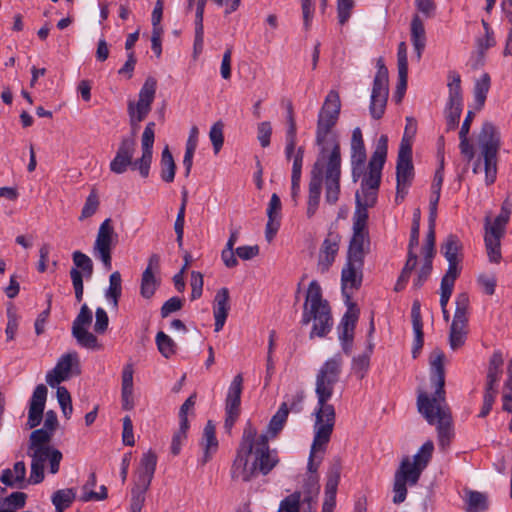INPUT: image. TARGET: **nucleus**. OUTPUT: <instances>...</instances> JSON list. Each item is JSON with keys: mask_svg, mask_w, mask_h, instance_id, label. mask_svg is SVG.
Wrapping results in <instances>:
<instances>
[{"mask_svg": "<svg viewBox=\"0 0 512 512\" xmlns=\"http://www.w3.org/2000/svg\"><path fill=\"white\" fill-rule=\"evenodd\" d=\"M308 496L303 499L304 503H307L309 511L312 510V504L315 503L313 495H317L319 492L318 479L316 476H309L305 484Z\"/></svg>", "mask_w": 512, "mask_h": 512, "instance_id": "nucleus-56", "label": "nucleus"}, {"mask_svg": "<svg viewBox=\"0 0 512 512\" xmlns=\"http://www.w3.org/2000/svg\"><path fill=\"white\" fill-rule=\"evenodd\" d=\"M156 89L157 80L152 76H148L139 91L138 101H128L127 113L129 116V123L132 132L130 136H133L135 138L140 128V123L150 113L152 103L155 99Z\"/></svg>", "mask_w": 512, "mask_h": 512, "instance_id": "nucleus-10", "label": "nucleus"}, {"mask_svg": "<svg viewBox=\"0 0 512 512\" xmlns=\"http://www.w3.org/2000/svg\"><path fill=\"white\" fill-rule=\"evenodd\" d=\"M122 294V278L119 271H114L109 277V287L105 293L108 301L112 302L114 307L118 306Z\"/></svg>", "mask_w": 512, "mask_h": 512, "instance_id": "nucleus-42", "label": "nucleus"}, {"mask_svg": "<svg viewBox=\"0 0 512 512\" xmlns=\"http://www.w3.org/2000/svg\"><path fill=\"white\" fill-rule=\"evenodd\" d=\"M48 389L44 384L35 387L29 401L27 428L33 429L40 425L47 400Z\"/></svg>", "mask_w": 512, "mask_h": 512, "instance_id": "nucleus-24", "label": "nucleus"}, {"mask_svg": "<svg viewBox=\"0 0 512 512\" xmlns=\"http://www.w3.org/2000/svg\"><path fill=\"white\" fill-rule=\"evenodd\" d=\"M418 481L412 480V476L406 470L399 467L395 472L393 484V503L400 504L405 501L407 496L406 484L415 485Z\"/></svg>", "mask_w": 512, "mask_h": 512, "instance_id": "nucleus-32", "label": "nucleus"}, {"mask_svg": "<svg viewBox=\"0 0 512 512\" xmlns=\"http://www.w3.org/2000/svg\"><path fill=\"white\" fill-rule=\"evenodd\" d=\"M229 300L230 295L228 288L223 287L217 291L213 304L215 332H219L223 329L230 310Z\"/></svg>", "mask_w": 512, "mask_h": 512, "instance_id": "nucleus-27", "label": "nucleus"}, {"mask_svg": "<svg viewBox=\"0 0 512 512\" xmlns=\"http://www.w3.org/2000/svg\"><path fill=\"white\" fill-rule=\"evenodd\" d=\"M27 494L24 492H13L2 500V505L14 509H22L25 507Z\"/></svg>", "mask_w": 512, "mask_h": 512, "instance_id": "nucleus-54", "label": "nucleus"}, {"mask_svg": "<svg viewBox=\"0 0 512 512\" xmlns=\"http://www.w3.org/2000/svg\"><path fill=\"white\" fill-rule=\"evenodd\" d=\"M281 200L280 197L273 193L270 202L267 208V217L268 219H279L280 220V212H281Z\"/></svg>", "mask_w": 512, "mask_h": 512, "instance_id": "nucleus-64", "label": "nucleus"}, {"mask_svg": "<svg viewBox=\"0 0 512 512\" xmlns=\"http://www.w3.org/2000/svg\"><path fill=\"white\" fill-rule=\"evenodd\" d=\"M99 197L96 191L93 189L91 193L86 198L85 204L82 208L81 215L79 220L82 221L86 218L93 216L99 207Z\"/></svg>", "mask_w": 512, "mask_h": 512, "instance_id": "nucleus-49", "label": "nucleus"}, {"mask_svg": "<svg viewBox=\"0 0 512 512\" xmlns=\"http://www.w3.org/2000/svg\"><path fill=\"white\" fill-rule=\"evenodd\" d=\"M435 230H428L426 234L425 244L422 248L424 261L433 260L435 255Z\"/></svg>", "mask_w": 512, "mask_h": 512, "instance_id": "nucleus-61", "label": "nucleus"}, {"mask_svg": "<svg viewBox=\"0 0 512 512\" xmlns=\"http://www.w3.org/2000/svg\"><path fill=\"white\" fill-rule=\"evenodd\" d=\"M387 150L388 137L381 135L369 160L368 173L363 175L361 181L362 198H366L368 193H373L377 198V191L381 184L382 169L387 158Z\"/></svg>", "mask_w": 512, "mask_h": 512, "instance_id": "nucleus-11", "label": "nucleus"}, {"mask_svg": "<svg viewBox=\"0 0 512 512\" xmlns=\"http://www.w3.org/2000/svg\"><path fill=\"white\" fill-rule=\"evenodd\" d=\"M136 140L133 136H124L121 138L114 158L109 164L110 171L115 174H124L128 168L138 170L134 164V153L136 150Z\"/></svg>", "mask_w": 512, "mask_h": 512, "instance_id": "nucleus-17", "label": "nucleus"}, {"mask_svg": "<svg viewBox=\"0 0 512 512\" xmlns=\"http://www.w3.org/2000/svg\"><path fill=\"white\" fill-rule=\"evenodd\" d=\"M445 354L437 349L434 350L430 360V380L435 385V393L433 397H429L432 405L433 413L438 408H448L445 404Z\"/></svg>", "mask_w": 512, "mask_h": 512, "instance_id": "nucleus-15", "label": "nucleus"}, {"mask_svg": "<svg viewBox=\"0 0 512 512\" xmlns=\"http://www.w3.org/2000/svg\"><path fill=\"white\" fill-rule=\"evenodd\" d=\"M243 390L242 374H237L228 389L225 400V411L240 412L241 394Z\"/></svg>", "mask_w": 512, "mask_h": 512, "instance_id": "nucleus-33", "label": "nucleus"}, {"mask_svg": "<svg viewBox=\"0 0 512 512\" xmlns=\"http://www.w3.org/2000/svg\"><path fill=\"white\" fill-rule=\"evenodd\" d=\"M160 165L161 179L166 183L173 182L175 178L176 164L168 146H166L162 151Z\"/></svg>", "mask_w": 512, "mask_h": 512, "instance_id": "nucleus-39", "label": "nucleus"}, {"mask_svg": "<svg viewBox=\"0 0 512 512\" xmlns=\"http://www.w3.org/2000/svg\"><path fill=\"white\" fill-rule=\"evenodd\" d=\"M490 76L487 73H484L480 79H478L474 85V100H475V109L481 110L485 104L487 94L490 89Z\"/></svg>", "mask_w": 512, "mask_h": 512, "instance_id": "nucleus-41", "label": "nucleus"}, {"mask_svg": "<svg viewBox=\"0 0 512 512\" xmlns=\"http://www.w3.org/2000/svg\"><path fill=\"white\" fill-rule=\"evenodd\" d=\"M418 412L425 418L430 425L437 424L438 444L442 450L449 447L454 430L452 424V416L449 408H438L433 413L429 396L422 392L417 397Z\"/></svg>", "mask_w": 512, "mask_h": 512, "instance_id": "nucleus-6", "label": "nucleus"}, {"mask_svg": "<svg viewBox=\"0 0 512 512\" xmlns=\"http://www.w3.org/2000/svg\"><path fill=\"white\" fill-rule=\"evenodd\" d=\"M420 307V302L415 300L411 309L412 326L415 334L412 347V357L414 359L418 357L424 344L423 322Z\"/></svg>", "mask_w": 512, "mask_h": 512, "instance_id": "nucleus-31", "label": "nucleus"}, {"mask_svg": "<svg viewBox=\"0 0 512 512\" xmlns=\"http://www.w3.org/2000/svg\"><path fill=\"white\" fill-rule=\"evenodd\" d=\"M95 317L94 331L98 334L105 333L109 325V318L106 311L98 307L95 312Z\"/></svg>", "mask_w": 512, "mask_h": 512, "instance_id": "nucleus-62", "label": "nucleus"}, {"mask_svg": "<svg viewBox=\"0 0 512 512\" xmlns=\"http://www.w3.org/2000/svg\"><path fill=\"white\" fill-rule=\"evenodd\" d=\"M333 148H320V152L310 172V182L306 215L312 218L319 206L322 183L325 180V201L335 205L340 195L341 152L340 144L332 139Z\"/></svg>", "mask_w": 512, "mask_h": 512, "instance_id": "nucleus-2", "label": "nucleus"}, {"mask_svg": "<svg viewBox=\"0 0 512 512\" xmlns=\"http://www.w3.org/2000/svg\"><path fill=\"white\" fill-rule=\"evenodd\" d=\"M343 360L340 354L327 359L319 369L316 375L317 408L314 412L316 424L321 422L335 424V409L333 405L328 404V400L333 395L335 384L340 379Z\"/></svg>", "mask_w": 512, "mask_h": 512, "instance_id": "nucleus-4", "label": "nucleus"}, {"mask_svg": "<svg viewBox=\"0 0 512 512\" xmlns=\"http://www.w3.org/2000/svg\"><path fill=\"white\" fill-rule=\"evenodd\" d=\"M460 261H448V269L441 279V284L454 287L456 279L461 273Z\"/></svg>", "mask_w": 512, "mask_h": 512, "instance_id": "nucleus-52", "label": "nucleus"}, {"mask_svg": "<svg viewBox=\"0 0 512 512\" xmlns=\"http://www.w3.org/2000/svg\"><path fill=\"white\" fill-rule=\"evenodd\" d=\"M368 230L353 229V236L350 240L347 258L355 262H364V246L369 245Z\"/></svg>", "mask_w": 512, "mask_h": 512, "instance_id": "nucleus-30", "label": "nucleus"}, {"mask_svg": "<svg viewBox=\"0 0 512 512\" xmlns=\"http://www.w3.org/2000/svg\"><path fill=\"white\" fill-rule=\"evenodd\" d=\"M340 241L341 236L337 232H328L319 250L317 266L321 273H326L335 261Z\"/></svg>", "mask_w": 512, "mask_h": 512, "instance_id": "nucleus-25", "label": "nucleus"}, {"mask_svg": "<svg viewBox=\"0 0 512 512\" xmlns=\"http://www.w3.org/2000/svg\"><path fill=\"white\" fill-rule=\"evenodd\" d=\"M364 262H355L347 258L346 264L341 272V285H342V294L346 297L347 300L350 299V294L347 292L348 285L352 289H359L362 283V273L361 269L363 267Z\"/></svg>", "mask_w": 512, "mask_h": 512, "instance_id": "nucleus-26", "label": "nucleus"}, {"mask_svg": "<svg viewBox=\"0 0 512 512\" xmlns=\"http://www.w3.org/2000/svg\"><path fill=\"white\" fill-rule=\"evenodd\" d=\"M469 295L467 292L457 294L455 299V313L449 331V345L452 350L461 348L468 334Z\"/></svg>", "mask_w": 512, "mask_h": 512, "instance_id": "nucleus-12", "label": "nucleus"}, {"mask_svg": "<svg viewBox=\"0 0 512 512\" xmlns=\"http://www.w3.org/2000/svg\"><path fill=\"white\" fill-rule=\"evenodd\" d=\"M183 307V300L179 297H172L168 299L162 305L160 309V314L162 318L168 317L171 313L177 312L181 310Z\"/></svg>", "mask_w": 512, "mask_h": 512, "instance_id": "nucleus-57", "label": "nucleus"}, {"mask_svg": "<svg viewBox=\"0 0 512 512\" xmlns=\"http://www.w3.org/2000/svg\"><path fill=\"white\" fill-rule=\"evenodd\" d=\"M155 122H148L141 137L142 155L135 160V165L143 178H147L150 173L152 163L153 145L155 140Z\"/></svg>", "mask_w": 512, "mask_h": 512, "instance_id": "nucleus-22", "label": "nucleus"}, {"mask_svg": "<svg viewBox=\"0 0 512 512\" xmlns=\"http://www.w3.org/2000/svg\"><path fill=\"white\" fill-rule=\"evenodd\" d=\"M76 498V491L73 488L59 489L51 497L56 512H64L69 508Z\"/></svg>", "mask_w": 512, "mask_h": 512, "instance_id": "nucleus-38", "label": "nucleus"}, {"mask_svg": "<svg viewBox=\"0 0 512 512\" xmlns=\"http://www.w3.org/2000/svg\"><path fill=\"white\" fill-rule=\"evenodd\" d=\"M72 335L81 347L91 350H100L102 348L97 337L93 333L89 332L87 328H76L75 331H72Z\"/></svg>", "mask_w": 512, "mask_h": 512, "instance_id": "nucleus-44", "label": "nucleus"}, {"mask_svg": "<svg viewBox=\"0 0 512 512\" xmlns=\"http://www.w3.org/2000/svg\"><path fill=\"white\" fill-rule=\"evenodd\" d=\"M359 317V309L354 303H351L348 310L343 315L339 324V340L342 350L346 355H350L354 342V330Z\"/></svg>", "mask_w": 512, "mask_h": 512, "instance_id": "nucleus-21", "label": "nucleus"}, {"mask_svg": "<svg viewBox=\"0 0 512 512\" xmlns=\"http://www.w3.org/2000/svg\"><path fill=\"white\" fill-rule=\"evenodd\" d=\"M478 141L481 148V155L484 160L486 184L491 185L496 179L497 154L500 148V137L492 123L485 122L482 125Z\"/></svg>", "mask_w": 512, "mask_h": 512, "instance_id": "nucleus-9", "label": "nucleus"}, {"mask_svg": "<svg viewBox=\"0 0 512 512\" xmlns=\"http://www.w3.org/2000/svg\"><path fill=\"white\" fill-rule=\"evenodd\" d=\"M159 286L160 280L150 270H144L141 277L140 295L145 299H150Z\"/></svg>", "mask_w": 512, "mask_h": 512, "instance_id": "nucleus-43", "label": "nucleus"}, {"mask_svg": "<svg viewBox=\"0 0 512 512\" xmlns=\"http://www.w3.org/2000/svg\"><path fill=\"white\" fill-rule=\"evenodd\" d=\"M389 95L388 69L383 58L377 60V72L373 80L369 111L372 118L378 120L385 112Z\"/></svg>", "mask_w": 512, "mask_h": 512, "instance_id": "nucleus-13", "label": "nucleus"}, {"mask_svg": "<svg viewBox=\"0 0 512 512\" xmlns=\"http://www.w3.org/2000/svg\"><path fill=\"white\" fill-rule=\"evenodd\" d=\"M487 509L486 497L478 491H471L468 497V511H475V509Z\"/></svg>", "mask_w": 512, "mask_h": 512, "instance_id": "nucleus-59", "label": "nucleus"}, {"mask_svg": "<svg viewBox=\"0 0 512 512\" xmlns=\"http://www.w3.org/2000/svg\"><path fill=\"white\" fill-rule=\"evenodd\" d=\"M370 365L369 353H362L352 359V370L362 379Z\"/></svg>", "mask_w": 512, "mask_h": 512, "instance_id": "nucleus-53", "label": "nucleus"}, {"mask_svg": "<svg viewBox=\"0 0 512 512\" xmlns=\"http://www.w3.org/2000/svg\"><path fill=\"white\" fill-rule=\"evenodd\" d=\"M289 415V406L283 402L278 408L277 412L272 416L267 426L265 434L269 438H275L283 429Z\"/></svg>", "mask_w": 512, "mask_h": 512, "instance_id": "nucleus-35", "label": "nucleus"}, {"mask_svg": "<svg viewBox=\"0 0 512 512\" xmlns=\"http://www.w3.org/2000/svg\"><path fill=\"white\" fill-rule=\"evenodd\" d=\"M204 455L201 463L204 465L211 459V453L218 448V441L215 435V427L211 421H208L203 431Z\"/></svg>", "mask_w": 512, "mask_h": 512, "instance_id": "nucleus-36", "label": "nucleus"}, {"mask_svg": "<svg viewBox=\"0 0 512 512\" xmlns=\"http://www.w3.org/2000/svg\"><path fill=\"white\" fill-rule=\"evenodd\" d=\"M433 451L434 444L432 441L428 440L414 455L413 462L410 461L409 457H405L401 461L399 467L409 472V474L412 476V480L419 481L423 470L428 466L432 458Z\"/></svg>", "mask_w": 512, "mask_h": 512, "instance_id": "nucleus-20", "label": "nucleus"}, {"mask_svg": "<svg viewBox=\"0 0 512 512\" xmlns=\"http://www.w3.org/2000/svg\"><path fill=\"white\" fill-rule=\"evenodd\" d=\"M93 315L87 304H83L80 308V312L74 319L72 324V331L76 328L85 329L92 323Z\"/></svg>", "mask_w": 512, "mask_h": 512, "instance_id": "nucleus-50", "label": "nucleus"}, {"mask_svg": "<svg viewBox=\"0 0 512 512\" xmlns=\"http://www.w3.org/2000/svg\"><path fill=\"white\" fill-rule=\"evenodd\" d=\"M122 441L126 446H134L135 444L133 423L129 416L123 418Z\"/></svg>", "mask_w": 512, "mask_h": 512, "instance_id": "nucleus-63", "label": "nucleus"}, {"mask_svg": "<svg viewBox=\"0 0 512 512\" xmlns=\"http://www.w3.org/2000/svg\"><path fill=\"white\" fill-rule=\"evenodd\" d=\"M354 7V0H337L338 21L344 25L351 16Z\"/></svg>", "mask_w": 512, "mask_h": 512, "instance_id": "nucleus-55", "label": "nucleus"}, {"mask_svg": "<svg viewBox=\"0 0 512 512\" xmlns=\"http://www.w3.org/2000/svg\"><path fill=\"white\" fill-rule=\"evenodd\" d=\"M301 493L294 492L283 499L280 503L278 512H299Z\"/></svg>", "mask_w": 512, "mask_h": 512, "instance_id": "nucleus-51", "label": "nucleus"}, {"mask_svg": "<svg viewBox=\"0 0 512 512\" xmlns=\"http://www.w3.org/2000/svg\"><path fill=\"white\" fill-rule=\"evenodd\" d=\"M157 465V455L149 450L140 460L137 479L131 489L129 512H141L145 503V494L149 489Z\"/></svg>", "mask_w": 512, "mask_h": 512, "instance_id": "nucleus-8", "label": "nucleus"}, {"mask_svg": "<svg viewBox=\"0 0 512 512\" xmlns=\"http://www.w3.org/2000/svg\"><path fill=\"white\" fill-rule=\"evenodd\" d=\"M411 41L416 52L417 59L420 60L426 45V34L423 21L417 14L413 16L411 21Z\"/></svg>", "mask_w": 512, "mask_h": 512, "instance_id": "nucleus-34", "label": "nucleus"}, {"mask_svg": "<svg viewBox=\"0 0 512 512\" xmlns=\"http://www.w3.org/2000/svg\"><path fill=\"white\" fill-rule=\"evenodd\" d=\"M311 320L314 324L309 335L310 339L315 336L323 338L332 329L331 309L328 301L322 297V289L317 280H312L308 286L301 324L308 325Z\"/></svg>", "mask_w": 512, "mask_h": 512, "instance_id": "nucleus-5", "label": "nucleus"}, {"mask_svg": "<svg viewBox=\"0 0 512 512\" xmlns=\"http://www.w3.org/2000/svg\"><path fill=\"white\" fill-rule=\"evenodd\" d=\"M54 433L44 427L34 429L29 435L28 456L31 457V470L28 483L39 484L45 478V463L49 464V472H59L63 454L57 448L50 445Z\"/></svg>", "mask_w": 512, "mask_h": 512, "instance_id": "nucleus-3", "label": "nucleus"}, {"mask_svg": "<svg viewBox=\"0 0 512 512\" xmlns=\"http://www.w3.org/2000/svg\"><path fill=\"white\" fill-rule=\"evenodd\" d=\"M279 461L277 450L270 449L268 435H258L257 429L248 421L231 467L232 479L249 482L259 474L266 476Z\"/></svg>", "mask_w": 512, "mask_h": 512, "instance_id": "nucleus-1", "label": "nucleus"}, {"mask_svg": "<svg viewBox=\"0 0 512 512\" xmlns=\"http://www.w3.org/2000/svg\"><path fill=\"white\" fill-rule=\"evenodd\" d=\"M461 250L462 243L454 234L448 235L444 242L441 244V253L444 255L447 261H461V257H459Z\"/></svg>", "mask_w": 512, "mask_h": 512, "instance_id": "nucleus-37", "label": "nucleus"}, {"mask_svg": "<svg viewBox=\"0 0 512 512\" xmlns=\"http://www.w3.org/2000/svg\"><path fill=\"white\" fill-rule=\"evenodd\" d=\"M71 373L80 374L77 352L62 355L56 366L47 373L46 382L50 387H55L69 379Z\"/></svg>", "mask_w": 512, "mask_h": 512, "instance_id": "nucleus-18", "label": "nucleus"}, {"mask_svg": "<svg viewBox=\"0 0 512 512\" xmlns=\"http://www.w3.org/2000/svg\"><path fill=\"white\" fill-rule=\"evenodd\" d=\"M224 124L221 120L215 122L209 132V138L213 145V149L215 154H217L223 144H224V134H223Z\"/></svg>", "mask_w": 512, "mask_h": 512, "instance_id": "nucleus-48", "label": "nucleus"}, {"mask_svg": "<svg viewBox=\"0 0 512 512\" xmlns=\"http://www.w3.org/2000/svg\"><path fill=\"white\" fill-rule=\"evenodd\" d=\"M414 178V166L412 163V147L402 139L396 164V182L398 186H411Z\"/></svg>", "mask_w": 512, "mask_h": 512, "instance_id": "nucleus-19", "label": "nucleus"}, {"mask_svg": "<svg viewBox=\"0 0 512 512\" xmlns=\"http://www.w3.org/2000/svg\"><path fill=\"white\" fill-rule=\"evenodd\" d=\"M272 135V126L269 121H264L258 124L257 127V138L262 147H268L270 145V138Z\"/></svg>", "mask_w": 512, "mask_h": 512, "instance_id": "nucleus-58", "label": "nucleus"}, {"mask_svg": "<svg viewBox=\"0 0 512 512\" xmlns=\"http://www.w3.org/2000/svg\"><path fill=\"white\" fill-rule=\"evenodd\" d=\"M72 260L75 265L74 268H77L83 272L86 278H90L92 276L94 267L93 262L89 256L81 251H74L72 254Z\"/></svg>", "mask_w": 512, "mask_h": 512, "instance_id": "nucleus-46", "label": "nucleus"}, {"mask_svg": "<svg viewBox=\"0 0 512 512\" xmlns=\"http://www.w3.org/2000/svg\"><path fill=\"white\" fill-rule=\"evenodd\" d=\"M340 481V466L333 465L328 472L327 482L325 485V501L323 503L322 512H333L336 504L337 487Z\"/></svg>", "mask_w": 512, "mask_h": 512, "instance_id": "nucleus-29", "label": "nucleus"}, {"mask_svg": "<svg viewBox=\"0 0 512 512\" xmlns=\"http://www.w3.org/2000/svg\"><path fill=\"white\" fill-rule=\"evenodd\" d=\"M417 260L418 256L415 252L407 253V260L404 264V267L402 268V271L394 287V290L396 292H400L406 287L410 279L411 273L417 265Z\"/></svg>", "mask_w": 512, "mask_h": 512, "instance_id": "nucleus-40", "label": "nucleus"}, {"mask_svg": "<svg viewBox=\"0 0 512 512\" xmlns=\"http://www.w3.org/2000/svg\"><path fill=\"white\" fill-rule=\"evenodd\" d=\"M118 235L115 233L112 226V220L110 218L105 219L99 229L96 236V240L93 245V254L99 259L106 270L112 268V247L117 243Z\"/></svg>", "mask_w": 512, "mask_h": 512, "instance_id": "nucleus-16", "label": "nucleus"}, {"mask_svg": "<svg viewBox=\"0 0 512 512\" xmlns=\"http://www.w3.org/2000/svg\"><path fill=\"white\" fill-rule=\"evenodd\" d=\"M157 347L161 355L165 358H170L176 353V344L172 338H170L163 331H159L155 338Z\"/></svg>", "mask_w": 512, "mask_h": 512, "instance_id": "nucleus-45", "label": "nucleus"}, {"mask_svg": "<svg viewBox=\"0 0 512 512\" xmlns=\"http://www.w3.org/2000/svg\"><path fill=\"white\" fill-rule=\"evenodd\" d=\"M333 423H325L321 422L319 424L314 425V438L310 450L309 460H308V470L311 473H315L318 469L319 462H314L315 453L318 451H324L326 445L330 441L333 428Z\"/></svg>", "mask_w": 512, "mask_h": 512, "instance_id": "nucleus-23", "label": "nucleus"}, {"mask_svg": "<svg viewBox=\"0 0 512 512\" xmlns=\"http://www.w3.org/2000/svg\"><path fill=\"white\" fill-rule=\"evenodd\" d=\"M433 269L432 260L424 261L421 268L417 273V277L414 279L413 286L415 289H419L426 282Z\"/></svg>", "mask_w": 512, "mask_h": 512, "instance_id": "nucleus-60", "label": "nucleus"}, {"mask_svg": "<svg viewBox=\"0 0 512 512\" xmlns=\"http://www.w3.org/2000/svg\"><path fill=\"white\" fill-rule=\"evenodd\" d=\"M448 78L449 97L444 111L447 132L458 127L463 109L461 77L457 72L451 71Z\"/></svg>", "mask_w": 512, "mask_h": 512, "instance_id": "nucleus-14", "label": "nucleus"}, {"mask_svg": "<svg viewBox=\"0 0 512 512\" xmlns=\"http://www.w3.org/2000/svg\"><path fill=\"white\" fill-rule=\"evenodd\" d=\"M340 109L341 101L339 93L336 90H330L319 111L317 119L316 144L321 148L327 147V144H331L333 148L332 139H335L339 143L335 135H331L330 137L329 135L337 124Z\"/></svg>", "mask_w": 512, "mask_h": 512, "instance_id": "nucleus-7", "label": "nucleus"}, {"mask_svg": "<svg viewBox=\"0 0 512 512\" xmlns=\"http://www.w3.org/2000/svg\"><path fill=\"white\" fill-rule=\"evenodd\" d=\"M500 239L501 237L498 236L487 235H485L484 238L487 255L489 257V260L494 263H499L502 258Z\"/></svg>", "mask_w": 512, "mask_h": 512, "instance_id": "nucleus-47", "label": "nucleus"}, {"mask_svg": "<svg viewBox=\"0 0 512 512\" xmlns=\"http://www.w3.org/2000/svg\"><path fill=\"white\" fill-rule=\"evenodd\" d=\"M356 209L353 215V229L368 230V208L376 204V197L373 193L366 194V198H362L359 192H356Z\"/></svg>", "mask_w": 512, "mask_h": 512, "instance_id": "nucleus-28", "label": "nucleus"}]
</instances>
